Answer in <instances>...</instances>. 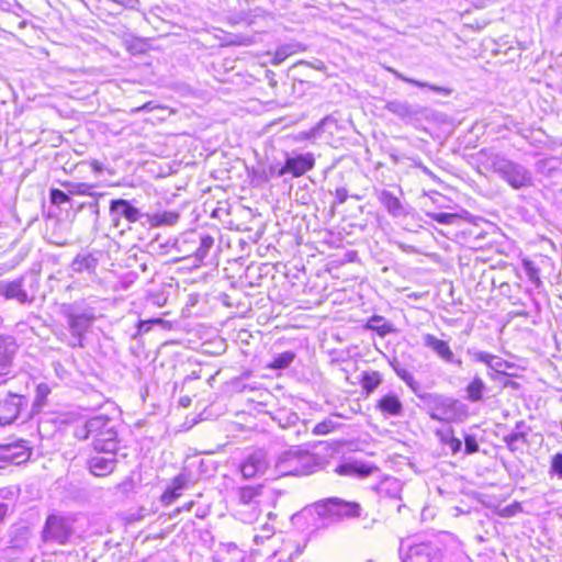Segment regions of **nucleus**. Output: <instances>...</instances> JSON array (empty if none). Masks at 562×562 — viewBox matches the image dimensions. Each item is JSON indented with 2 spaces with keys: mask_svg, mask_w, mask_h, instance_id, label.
<instances>
[{
  "mask_svg": "<svg viewBox=\"0 0 562 562\" xmlns=\"http://www.w3.org/2000/svg\"><path fill=\"white\" fill-rule=\"evenodd\" d=\"M477 162L484 170L497 173L513 189L519 190L533 184L529 169L492 149H481L477 153Z\"/></svg>",
  "mask_w": 562,
  "mask_h": 562,
  "instance_id": "f257e3e1",
  "label": "nucleus"
},
{
  "mask_svg": "<svg viewBox=\"0 0 562 562\" xmlns=\"http://www.w3.org/2000/svg\"><path fill=\"white\" fill-rule=\"evenodd\" d=\"M75 438L92 440L95 452H116L119 449V435L116 423L106 415H98L87 419L74 429Z\"/></svg>",
  "mask_w": 562,
  "mask_h": 562,
  "instance_id": "f03ea898",
  "label": "nucleus"
},
{
  "mask_svg": "<svg viewBox=\"0 0 562 562\" xmlns=\"http://www.w3.org/2000/svg\"><path fill=\"white\" fill-rule=\"evenodd\" d=\"M316 456L300 447H291L281 452L276 460V470L281 475H307L315 471Z\"/></svg>",
  "mask_w": 562,
  "mask_h": 562,
  "instance_id": "7ed1b4c3",
  "label": "nucleus"
},
{
  "mask_svg": "<svg viewBox=\"0 0 562 562\" xmlns=\"http://www.w3.org/2000/svg\"><path fill=\"white\" fill-rule=\"evenodd\" d=\"M66 317L71 333V339L68 345L74 348L82 347L83 336L95 319L93 308L80 311L77 305L74 304L67 311Z\"/></svg>",
  "mask_w": 562,
  "mask_h": 562,
  "instance_id": "20e7f679",
  "label": "nucleus"
},
{
  "mask_svg": "<svg viewBox=\"0 0 562 562\" xmlns=\"http://www.w3.org/2000/svg\"><path fill=\"white\" fill-rule=\"evenodd\" d=\"M72 533L70 520L65 516L49 515L42 531V539L45 542L65 544Z\"/></svg>",
  "mask_w": 562,
  "mask_h": 562,
  "instance_id": "39448f33",
  "label": "nucleus"
},
{
  "mask_svg": "<svg viewBox=\"0 0 562 562\" xmlns=\"http://www.w3.org/2000/svg\"><path fill=\"white\" fill-rule=\"evenodd\" d=\"M428 397L435 405L430 413L431 419L450 422L457 417L458 413L464 412V405L457 400L441 395H428Z\"/></svg>",
  "mask_w": 562,
  "mask_h": 562,
  "instance_id": "423d86ee",
  "label": "nucleus"
},
{
  "mask_svg": "<svg viewBox=\"0 0 562 562\" xmlns=\"http://www.w3.org/2000/svg\"><path fill=\"white\" fill-rule=\"evenodd\" d=\"M315 165V158L312 153L297 155L295 157H288L285 164L277 172L278 177L291 173L293 177H301Z\"/></svg>",
  "mask_w": 562,
  "mask_h": 562,
  "instance_id": "0eeeda50",
  "label": "nucleus"
},
{
  "mask_svg": "<svg viewBox=\"0 0 562 562\" xmlns=\"http://www.w3.org/2000/svg\"><path fill=\"white\" fill-rule=\"evenodd\" d=\"M88 459V469L94 476H106L111 474L117 464L116 452H97Z\"/></svg>",
  "mask_w": 562,
  "mask_h": 562,
  "instance_id": "6e6552de",
  "label": "nucleus"
},
{
  "mask_svg": "<svg viewBox=\"0 0 562 562\" xmlns=\"http://www.w3.org/2000/svg\"><path fill=\"white\" fill-rule=\"evenodd\" d=\"M110 215L115 226H119L121 217H124L130 223H136L142 216L139 210L133 206L130 201L124 199L111 201Z\"/></svg>",
  "mask_w": 562,
  "mask_h": 562,
  "instance_id": "1a4fd4ad",
  "label": "nucleus"
},
{
  "mask_svg": "<svg viewBox=\"0 0 562 562\" xmlns=\"http://www.w3.org/2000/svg\"><path fill=\"white\" fill-rule=\"evenodd\" d=\"M424 346L431 349L441 360L447 363H454L461 366V359H457L449 344L445 340L437 338L432 334L423 335Z\"/></svg>",
  "mask_w": 562,
  "mask_h": 562,
  "instance_id": "9d476101",
  "label": "nucleus"
},
{
  "mask_svg": "<svg viewBox=\"0 0 562 562\" xmlns=\"http://www.w3.org/2000/svg\"><path fill=\"white\" fill-rule=\"evenodd\" d=\"M25 404L23 396L18 394H9L7 397L0 400V423L9 425L13 423Z\"/></svg>",
  "mask_w": 562,
  "mask_h": 562,
  "instance_id": "9b49d317",
  "label": "nucleus"
},
{
  "mask_svg": "<svg viewBox=\"0 0 562 562\" xmlns=\"http://www.w3.org/2000/svg\"><path fill=\"white\" fill-rule=\"evenodd\" d=\"M402 562H438V550L428 543L411 546Z\"/></svg>",
  "mask_w": 562,
  "mask_h": 562,
  "instance_id": "f8f14e48",
  "label": "nucleus"
},
{
  "mask_svg": "<svg viewBox=\"0 0 562 562\" xmlns=\"http://www.w3.org/2000/svg\"><path fill=\"white\" fill-rule=\"evenodd\" d=\"M267 467L268 461L266 452L258 450L248 456V458L241 464L240 471L244 477L250 479L259 473H265Z\"/></svg>",
  "mask_w": 562,
  "mask_h": 562,
  "instance_id": "ddd939ff",
  "label": "nucleus"
},
{
  "mask_svg": "<svg viewBox=\"0 0 562 562\" xmlns=\"http://www.w3.org/2000/svg\"><path fill=\"white\" fill-rule=\"evenodd\" d=\"M30 451L23 442H11L0 445V460L9 463L20 464L27 460Z\"/></svg>",
  "mask_w": 562,
  "mask_h": 562,
  "instance_id": "4468645a",
  "label": "nucleus"
},
{
  "mask_svg": "<svg viewBox=\"0 0 562 562\" xmlns=\"http://www.w3.org/2000/svg\"><path fill=\"white\" fill-rule=\"evenodd\" d=\"M187 244L198 245L196 249L193 251V255L196 261L202 262L213 247L214 239L210 235L196 236L192 233L190 234L189 239H183L180 243L179 250L187 251L188 249H184Z\"/></svg>",
  "mask_w": 562,
  "mask_h": 562,
  "instance_id": "2eb2a0df",
  "label": "nucleus"
},
{
  "mask_svg": "<svg viewBox=\"0 0 562 562\" xmlns=\"http://www.w3.org/2000/svg\"><path fill=\"white\" fill-rule=\"evenodd\" d=\"M0 295L7 300H16L21 304L30 301L26 291L23 289L22 278L13 281H0Z\"/></svg>",
  "mask_w": 562,
  "mask_h": 562,
  "instance_id": "dca6fc26",
  "label": "nucleus"
},
{
  "mask_svg": "<svg viewBox=\"0 0 562 562\" xmlns=\"http://www.w3.org/2000/svg\"><path fill=\"white\" fill-rule=\"evenodd\" d=\"M376 408L384 416H401L403 413V404L395 393L383 395L376 403Z\"/></svg>",
  "mask_w": 562,
  "mask_h": 562,
  "instance_id": "f3484780",
  "label": "nucleus"
},
{
  "mask_svg": "<svg viewBox=\"0 0 562 562\" xmlns=\"http://www.w3.org/2000/svg\"><path fill=\"white\" fill-rule=\"evenodd\" d=\"M16 348V344L12 338L0 337V374L7 373Z\"/></svg>",
  "mask_w": 562,
  "mask_h": 562,
  "instance_id": "a211bd4d",
  "label": "nucleus"
},
{
  "mask_svg": "<svg viewBox=\"0 0 562 562\" xmlns=\"http://www.w3.org/2000/svg\"><path fill=\"white\" fill-rule=\"evenodd\" d=\"M375 469L376 468L361 461H351L339 465L337 468V472L341 475L366 477L369 476Z\"/></svg>",
  "mask_w": 562,
  "mask_h": 562,
  "instance_id": "6ab92c4d",
  "label": "nucleus"
},
{
  "mask_svg": "<svg viewBox=\"0 0 562 562\" xmlns=\"http://www.w3.org/2000/svg\"><path fill=\"white\" fill-rule=\"evenodd\" d=\"M313 509L323 519H338V498L333 497L315 503Z\"/></svg>",
  "mask_w": 562,
  "mask_h": 562,
  "instance_id": "aec40b11",
  "label": "nucleus"
},
{
  "mask_svg": "<svg viewBox=\"0 0 562 562\" xmlns=\"http://www.w3.org/2000/svg\"><path fill=\"white\" fill-rule=\"evenodd\" d=\"M392 369L395 371L396 375L403 380L406 385L420 398H424V395L419 394L420 384L414 378V375L403 367L396 359L390 362Z\"/></svg>",
  "mask_w": 562,
  "mask_h": 562,
  "instance_id": "412c9836",
  "label": "nucleus"
},
{
  "mask_svg": "<svg viewBox=\"0 0 562 562\" xmlns=\"http://www.w3.org/2000/svg\"><path fill=\"white\" fill-rule=\"evenodd\" d=\"M378 199L392 216H400L403 214L402 203L392 192L382 190L380 191Z\"/></svg>",
  "mask_w": 562,
  "mask_h": 562,
  "instance_id": "4be33fe9",
  "label": "nucleus"
},
{
  "mask_svg": "<svg viewBox=\"0 0 562 562\" xmlns=\"http://www.w3.org/2000/svg\"><path fill=\"white\" fill-rule=\"evenodd\" d=\"M473 357L476 361L485 363L488 368L498 373H504L507 368L506 361L485 351H475Z\"/></svg>",
  "mask_w": 562,
  "mask_h": 562,
  "instance_id": "5701e85b",
  "label": "nucleus"
},
{
  "mask_svg": "<svg viewBox=\"0 0 562 562\" xmlns=\"http://www.w3.org/2000/svg\"><path fill=\"white\" fill-rule=\"evenodd\" d=\"M304 50L305 47L300 43H290L281 45L277 48L273 55L272 64L278 66L281 63H283L289 56Z\"/></svg>",
  "mask_w": 562,
  "mask_h": 562,
  "instance_id": "b1692460",
  "label": "nucleus"
},
{
  "mask_svg": "<svg viewBox=\"0 0 562 562\" xmlns=\"http://www.w3.org/2000/svg\"><path fill=\"white\" fill-rule=\"evenodd\" d=\"M527 427L524 423H518L516 429L504 437V441L510 450L519 449V443L526 442Z\"/></svg>",
  "mask_w": 562,
  "mask_h": 562,
  "instance_id": "393cba45",
  "label": "nucleus"
},
{
  "mask_svg": "<svg viewBox=\"0 0 562 562\" xmlns=\"http://www.w3.org/2000/svg\"><path fill=\"white\" fill-rule=\"evenodd\" d=\"M390 72H392L397 79L404 81V82H407V83H411V85H414L416 87H419V88H428L430 89L431 91H435L437 93H441L443 95H449L451 93V90L448 89V88H445V87H440V86H436V85H431V83H428V82H423V81H419V80H415V79H412V78H408V77H405L403 74H401L400 71L393 69V68H390L389 69Z\"/></svg>",
  "mask_w": 562,
  "mask_h": 562,
  "instance_id": "a878e982",
  "label": "nucleus"
},
{
  "mask_svg": "<svg viewBox=\"0 0 562 562\" xmlns=\"http://www.w3.org/2000/svg\"><path fill=\"white\" fill-rule=\"evenodd\" d=\"M366 327L376 331L381 337H385L394 331L393 325L380 315H373L370 317Z\"/></svg>",
  "mask_w": 562,
  "mask_h": 562,
  "instance_id": "bb28decb",
  "label": "nucleus"
},
{
  "mask_svg": "<svg viewBox=\"0 0 562 562\" xmlns=\"http://www.w3.org/2000/svg\"><path fill=\"white\" fill-rule=\"evenodd\" d=\"M97 268V259L92 255H78L71 262L75 272H93Z\"/></svg>",
  "mask_w": 562,
  "mask_h": 562,
  "instance_id": "cd10ccee",
  "label": "nucleus"
},
{
  "mask_svg": "<svg viewBox=\"0 0 562 562\" xmlns=\"http://www.w3.org/2000/svg\"><path fill=\"white\" fill-rule=\"evenodd\" d=\"M361 387L367 393L370 394L374 392L378 386L382 383V375L378 371H366L361 378Z\"/></svg>",
  "mask_w": 562,
  "mask_h": 562,
  "instance_id": "c85d7f7f",
  "label": "nucleus"
},
{
  "mask_svg": "<svg viewBox=\"0 0 562 562\" xmlns=\"http://www.w3.org/2000/svg\"><path fill=\"white\" fill-rule=\"evenodd\" d=\"M485 383L479 376H475L471 383L467 386V398L471 402H479L483 397L485 391Z\"/></svg>",
  "mask_w": 562,
  "mask_h": 562,
  "instance_id": "c756f323",
  "label": "nucleus"
},
{
  "mask_svg": "<svg viewBox=\"0 0 562 562\" xmlns=\"http://www.w3.org/2000/svg\"><path fill=\"white\" fill-rule=\"evenodd\" d=\"M179 214L177 212L166 211L162 213L154 214L149 222L151 226H162V225H175L179 221Z\"/></svg>",
  "mask_w": 562,
  "mask_h": 562,
  "instance_id": "7c9ffc66",
  "label": "nucleus"
},
{
  "mask_svg": "<svg viewBox=\"0 0 562 562\" xmlns=\"http://www.w3.org/2000/svg\"><path fill=\"white\" fill-rule=\"evenodd\" d=\"M361 507L355 502H345L338 498V519L345 517H358L360 515Z\"/></svg>",
  "mask_w": 562,
  "mask_h": 562,
  "instance_id": "2f4dec72",
  "label": "nucleus"
},
{
  "mask_svg": "<svg viewBox=\"0 0 562 562\" xmlns=\"http://www.w3.org/2000/svg\"><path fill=\"white\" fill-rule=\"evenodd\" d=\"M67 192L72 195H95V193L91 192L94 188L93 184H89L86 182H68L63 184Z\"/></svg>",
  "mask_w": 562,
  "mask_h": 562,
  "instance_id": "473e14b6",
  "label": "nucleus"
},
{
  "mask_svg": "<svg viewBox=\"0 0 562 562\" xmlns=\"http://www.w3.org/2000/svg\"><path fill=\"white\" fill-rule=\"evenodd\" d=\"M294 358L295 355L292 351H284L274 357L273 361L270 364V368L285 369L293 362Z\"/></svg>",
  "mask_w": 562,
  "mask_h": 562,
  "instance_id": "72a5a7b5",
  "label": "nucleus"
},
{
  "mask_svg": "<svg viewBox=\"0 0 562 562\" xmlns=\"http://www.w3.org/2000/svg\"><path fill=\"white\" fill-rule=\"evenodd\" d=\"M548 474L551 479L558 477L562 480V452H558L551 457Z\"/></svg>",
  "mask_w": 562,
  "mask_h": 562,
  "instance_id": "f704fd0d",
  "label": "nucleus"
},
{
  "mask_svg": "<svg viewBox=\"0 0 562 562\" xmlns=\"http://www.w3.org/2000/svg\"><path fill=\"white\" fill-rule=\"evenodd\" d=\"M385 109L401 117H405L411 114V109L408 104L397 100L387 102Z\"/></svg>",
  "mask_w": 562,
  "mask_h": 562,
  "instance_id": "c9c22d12",
  "label": "nucleus"
},
{
  "mask_svg": "<svg viewBox=\"0 0 562 562\" xmlns=\"http://www.w3.org/2000/svg\"><path fill=\"white\" fill-rule=\"evenodd\" d=\"M338 424L333 418H326L316 424L313 428V434L317 436L327 435L336 429Z\"/></svg>",
  "mask_w": 562,
  "mask_h": 562,
  "instance_id": "e433bc0d",
  "label": "nucleus"
},
{
  "mask_svg": "<svg viewBox=\"0 0 562 562\" xmlns=\"http://www.w3.org/2000/svg\"><path fill=\"white\" fill-rule=\"evenodd\" d=\"M258 496V491L254 487L246 486L238 490V499L240 504L248 505Z\"/></svg>",
  "mask_w": 562,
  "mask_h": 562,
  "instance_id": "4c0bfd02",
  "label": "nucleus"
},
{
  "mask_svg": "<svg viewBox=\"0 0 562 562\" xmlns=\"http://www.w3.org/2000/svg\"><path fill=\"white\" fill-rule=\"evenodd\" d=\"M50 393V390L47 384L41 383L36 387V394L34 398V406L36 407H43L46 402V397Z\"/></svg>",
  "mask_w": 562,
  "mask_h": 562,
  "instance_id": "58836bf2",
  "label": "nucleus"
},
{
  "mask_svg": "<svg viewBox=\"0 0 562 562\" xmlns=\"http://www.w3.org/2000/svg\"><path fill=\"white\" fill-rule=\"evenodd\" d=\"M325 124V119L318 122L315 126H313L311 130L306 132H302L300 138L301 139H313L317 138L322 132Z\"/></svg>",
  "mask_w": 562,
  "mask_h": 562,
  "instance_id": "ea45409f",
  "label": "nucleus"
},
{
  "mask_svg": "<svg viewBox=\"0 0 562 562\" xmlns=\"http://www.w3.org/2000/svg\"><path fill=\"white\" fill-rule=\"evenodd\" d=\"M68 194H69L68 192L66 193L58 189H52L50 190V202L55 205H60L66 202H69Z\"/></svg>",
  "mask_w": 562,
  "mask_h": 562,
  "instance_id": "a19ab883",
  "label": "nucleus"
},
{
  "mask_svg": "<svg viewBox=\"0 0 562 562\" xmlns=\"http://www.w3.org/2000/svg\"><path fill=\"white\" fill-rule=\"evenodd\" d=\"M428 216L440 224H452L457 218L456 214L451 213H428Z\"/></svg>",
  "mask_w": 562,
  "mask_h": 562,
  "instance_id": "79ce46f5",
  "label": "nucleus"
},
{
  "mask_svg": "<svg viewBox=\"0 0 562 562\" xmlns=\"http://www.w3.org/2000/svg\"><path fill=\"white\" fill-rule=\"evenodd\" d=\"M464 445H465V453L472 454L479 450V445L474 436L465 435L464 436Z\"/></svg>",
  "mask_w": 562,
  "mask_h": 562,
  "instance_id": "37998d69",
  "label": "nucleus"
},
{
  "mask_svg": "<svg viewBox=\"0 0 562 562\" xmlns=\"http://www.w3.org/2000/svg\"><path fill=\"white\" fill-rule=\"evenodd\" d=\"M437 436L445 446H447L450 438L454 437L453 430L450 427L437 430Z\"/></svg>",
  "mask_w": 562,
  "mask_h": 562,
  "instance_id": "c03bdc74",
  "label": "nucleus"
},
{
  "mask_svg": "<svg viewBox=\"0 0 562 562\" xmlns=\"http://www.w3.org/2000/svg\"><path fill=\"white\" fill-rule=\"evenodd\" d=\"M520 510H521V506L518 503H516V504H513V505L504 507L501 510V515L503 517H512V516L516 515Z\"/></svg>",
  "mask_w": 562,
  "mask_h": 562,
  "instance_id": "a18cd8bd",
  "label": "nucleus"
},
{
  "mask_svg": "<svg viewBox=\"0 0 562 562\" xmlns=\"http://www.w3.org/2000/svg\"><path fill=\"white\" fill-rule=\"evenodd\" d=\"M186 486V479L181 475L175 477L171 486L169 487L171 491L179 492V496L181 495V491Z\"/></svg>",
  "mask_w": 562,
  "mask_h": 562,
  "instance_id": "49530a36",
  "label": "nucleus"
},
{
  "mask_svg": "<svg viewBox=\"0 0 562 562\" xmlns=\"http://www.w3.org/2000/svg\"><path fill=\"white\" fill-rule=\"evenodd\" d=\"M447 447L451 450L452 454H456L461 450L462 442L459 438L453 437L449 439Z\"/></svg>",
  "mask_w": 562,
  "mask_h": 562,
  "instance_id": "de8ad7c7",
  "label": "nucleus"
},
{
  "mask_svg": "<svg viewBox=\"0 0 562 562\" xmlns=\"http://www.w3.org/2000/svg\"><path fill=\"white\" fill-rule=\"evenodd\" d=\"M336 202L339 204H344L348 199V191L346 188H337L335 191Z\"/></svg>",
  "mask_w": 562,
  "mask_h": 562,
  "instance_id": "09e8293b",
  "label": "nucleus"
},
{
  "mask_svg": "<svg viewBox=\"0 0 562 562\" xmlns=\"http://www.w3.org/2000/svg\"><path fill=\"white\" fill-rule=\"evenodd\" d=\"M179 497V492H175V491H171L170 488H168L164 494H162V502L166 503V504H171L175 499H177Z\"/></svg>",
  "mask_w": 562,
  "mask_h": 562,
  "instance_id": "8fccbe9b",
  "label": "nucleus"
},
{
  "mask_svg": "<svg viewBox=\"0 0 562 562\" xmlns=\"http://www.w3.org/2000/svg\"><path fill=\"white\" fill-rule=\"evenodd\" d=\"M527 276L531 282H539L538 270L533 268L530 262L526 263Z\"/></svg>",
  "mask_w": 562,
  "mask_h": 562,
  "instance_id": "3c124183",
  "label": "nucleus"
},
{
  "mask_svg": "<svg viewBox=\"0 0 562 562\" xmlns=\"http://www.w3.org/2000/svg\"><path fill=\"white\" fill-rule=\"evenodd\" d=\"M276 552H282V554L277 557L276 562H291V552H286L284 549L277 550Z\"/></svg>",
  "mask_w": 562,
  "mask_h": 562,
  "instance_id": "603ef678",
  "label": "nucleus"
},
{
  "mask_svg": "<svg viewBox=\"0 0 562 562\" xmlns=\"http://www.w3.org/2000/svg\"><path fill=\"white\" fill-rule=\"evenodd\" d=\"M156 109V105L153 104V102H147L143 104L142 106L136 108L135 112H149Z\"/></svg>",
  "mask_w": 562,
  "mask_h": 562,
  "instance_id": "864d4df0",
  "label": "nucleus"
},
{
  "mask_svg": "<svg viewBox=\"0 0 562 562\" xmlns=\"http://www.w3.org/2000/svg\"><path fill=\"white\" fill-rule=\"evenodd\" d=\"M92 170L97 173H100L103 170V165L98 160H92L90 164Z\"/></svg>",
  "mask_w": 562,
  "mask_h": 562,
  "instance_id": "5fc2aeb1",
  "label": "nucleus"
},
{
  "mask_svg": "<svg viewBox=\"0 0 562 562\" xmlns=\"http://www.w3.org/2000/svg\"><path fill=\"white\" fill-rule=\"evenodd\" d=\"M7 514H8V505L1 503L0 504V524L3 521Z\"/></svg>",
  "mask_w": 562,
  "mask_h": 562,
  "instance_id": "6e6d98bb",
  "label": "nucleus"
},
{
  "mask_svg": "<svg viewBox=\"0 0 562 562\" xmlns=\"http://www.w3.org/2000/svg\"><path fill=\"white\" fill-rule=\"evenodd\" d=\"M193 505H194L193 502L186 503L182 507L177 508L176 512L177 513H180L181 510L190 512L192 509Z\"/></svg>",
  "mask_w": 562,
  "mask_h": 562,
  "instance_id": "4d7b16f0",
  "label": "nucleus"
},
{
  "mask_svg": "<svg viewBox=\"0 0 562 562\" xmlns=\"http://www.w3.org/2000/svg\"><path fill=\"white\" fill-rule=\"evenodd\" d=\"M279 554H282V552H273V554H271V555L268 558L267 562H276V559H277V557H278Z\"/></svg>",
  "mask_w": 562,
  "mask_h": 562,
  "instance_id": "13d9d810",
  "label": "nucleus"
},
{
  "mask_svg": "<svg viewBox=\"0 0 562 562\" xmlns=\"http://www.w3.org/2000/svg\"><path fill=\"white\" fill-rule=\"evenodd\" d=\"M180 403L183 405V406H189L190 404V398L189 397H182L180 400Z\"/></svg>",
  "mask_w": 562,
  "mask_h": 562,
  "instance_id": "bf43d9fd",
  "label": "nucleus"
},
{
  "mask_svg": "<svg viewBox=\"0 0 562 562\" xmlns=\"http://www.w3.org/2000/svg\"><path fill=\"white\" fill-rule=\"evenodd\" d=\"M291 422H294V420H297L299 417L296 414H293L291 417H290Z\"/></svg>",
  "mask_w": 562,
  "mask_h": 562,
  "instance_id": "052dcab7",
  "label": "nucleus"
},
{
  "mask_svg": "<svg viewBox=\"0 0 562 562\" xmlns=\"http://www.w3.org/2000/svg\"><path fill=\"white\" fill-rule=\"evenodd\" d=\"M367 562H372V561H367Z\"/></svg>",
  "mask_w": 562,
  "mask_h": 562,
  "instance_id": "680f3d73",
  "label": "nucleus"
}]
</instances>
